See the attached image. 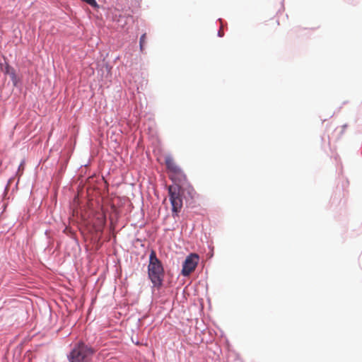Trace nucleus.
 <instances>
[{"instance_id":"nucleus-8","label":"nucleus","mask_w":362,"mask_h":362,"mask_svg":"<svg viewBox=\"0 0 362 362\" xmlns=\"http://www.w3.org/2000/svg\"><path fill=\"white\" fill-rule=\"evenodd\" d=\"M146 33H144L140 37L139 45H140V49L141 52H143V50H144V44L146 42Z\"/></svg>"},{"instance_id":"nucleus-11","label":"nucleus","mask_w":362,"mask_h":362,"mask_svg":"<svg viewBox=\"0 0 362 362\" xmlns=\"http://www.w3.org/2000/svg\"><path fill=\"white\" fill-rule=\"evenodd\" d=\"M19 168H23V163H21V165H20V167H19Z\"/></svg>"},{"instance_id":"nucleus-3","label":"nucleus","mask_w":362,"mask_h":362,"mask_svg":"<svg viewBox=\"0 0 362 362\" xmlns=\"http://www.w3.org/2000/svg\"><path fill=\"white\" fill-rule=\"evenodd\" d=\"M94 350L84 343H78L71 351L69 356L70 362H88Z\"/></svg>"},{"instance_id":"nucleus-5","label":"nucleus","mask_w":362,"mask_h":362,"mask_svg":"<svg viewBox=\"0 0 362 362\" xmlns=\"http://www.w3.org/2000/svg\"><path fill=\"white\" fill-rule=\"evenodd\" d=\"M199 262V257L196 253H191L189 255L182 264L181 274L184 276H188L192 273L198 265Z\"/></svg>"},{"instance_id":"nucleus-2","label":"nucleus","mask_w":362,"mask_h":362,"mask_svg":"<svg viewBox=\"0 0 362 362\" xmlns=\"http://www.w3.org/2000/svg\"><path fill=\"white\" fill-rule=\"evenodd\" d=\"M148 276L153 287L160 288L162 286L164 278V269L161 262L157 258L154 250H151L149 256Z\"/></svg>"},{"instance_id":"nucleus-6","label":"nucleus","mask_w":362,"mask_h":362,"mask_svg":"<svg viewBox=\"0 0 362 362\" xmlns=\"http://www.w3.org/2000/svg\"><path fill=\"white\" fill-rule=\"evenodd\" d=\"M105 216L103 214H98L96 218L95 222H94V226L97 231H100L103 230V227L105 225Z\"/></svg>"},{"instance_id":"nucleus-1","label":"nucleus","mask_w":362,"mask_h":362,"mask_svg":"<svg viewBox=\"0 0 362 362\" xmlns=\"http://www.w3.org/2000/svg\"><path fill=\"white\" fill-rule=\"evenodd\" d=\"M168 189L173 217L177 216L182 208V197L185 193L187 192L191 199H193L196 194V191L190 185L184 187L179 185H173L168 186Z\"/></svg>"},{"instance_id":"nucleus-10","label":"nucleus","mask_w":362,"mask_h":362,"mask_svg":"<svg viewBox=\"0 0 362 362\" xmlns=\"http://www.w3.org/2000/svg\"><path fill=\"white\" fill-rule=\"evenodd\" d=\"M218 35H219L220 37H222V36L223 35V33L222 30H220L218 31Z\"/></svg>"},{"instance_id":"nucleus-9","label":"nucleus","mask_w":362,"mask_h":362,"mask_svg":"<svg viewBox=\"0 0 362 362\" xmlns=\"http://www.w3.org/2000/svg\"><path fill=\"white\" fill-rule=\"evenodd\" d=\"M274 24H275V26H274V29H276L279 25V21L278 19H274Z\"/></svg>"},{"instance_id":"nucleus-7","label":"nucleus","mask_w":362,"mask_h":362,"mask_svg":"<svg viewBox=\"0 0 362 362\" xmlns=\"http://www.w3.org/2000/svg\"><path fill=\"white\" fill-rule=\"evenodd\" d=\"M5 73L10 76L11 80L13 82H16V73H15V71H14L13 68L10 66L8 64H6V68H5Z\"/></svg>"},{"instance_id":"nucleus-4","label":"nucleus","mask_w":362,"mask_h":362,"mask_svg":"<svg viewBox=\"0 0 362 362\" xmlns=\"http://www.w3.org/2000/svg\"><path fill=\"white\" fill-rule=\"evenodd\" d=\"M165 163L168 170L170 173V178L173 180H185L186 178L183 171L180 166L175 163L173 158L171 156H166L165 158Z\"/></svg>"}]
</instances>
